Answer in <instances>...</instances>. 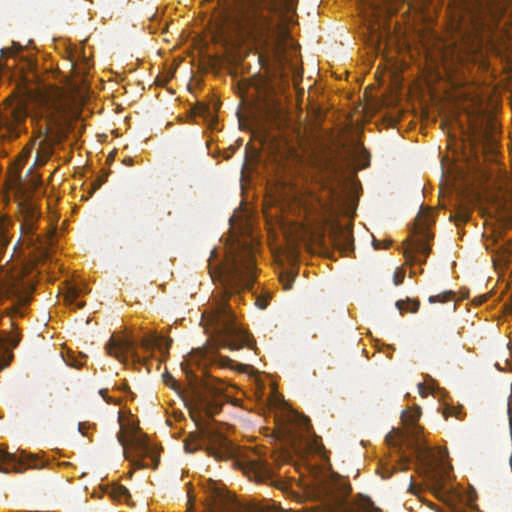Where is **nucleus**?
<instances>
[{
  "mask_svg": "<svg viewBox=\"0 0 512 512\" xmlns=\"http://www.w3.org/2000/svg\"><path fill=\"white\" fill-rule=\"evenodd\" d=\"M8 243L6 237V225L3 220H0V250L4 248Z\"/></svg>",
  "mask_w": 512,
  "mask_h": 512,
  "instance_id": "21",
  "label": "nucleus"
},
{
  "mask_svg": "<svg viewBox=\"0 0 512 512\" xmlns=\"http://www.w3.org/2000/svg\"><path fill=\"white\" fill-rule=\"evenodd\" d=\"M298 234L296 235V240L307 242L311 241L313 243H320L322 235L321 234H312L306 228L299 227Z\"/></svg>",
  "mask_w": 512,
  "mask_h": 512,
  "instance_id": "17",
  "label": "nucleus"
},
{
  "mask_svg": "<svg viewBox=\"0 0 512 512\" xmlns=\"http://www.w3.org/2000/svg\"><path fill=\"white\" fill-rule=\"evenodd\" d=\"M170 379H172V376H169V378H165L164 382L168 383V381H170Z\"/></svg>",
  "mask_w": 512,
  "mask_h": 512,
  "instance_id": "37",
  "label": "nucleus"
},
{
  "mask_svg": "<svg viewBox=\"0 0 512 512\" xmlns=\"http://www.w3.org/2000/svg\"><path fill=\"white\" fill-rule=\"evenodd\" d=\"M171 344L170 339H166L162 336L153 334L149 338L144 339L142 341V347L149 351L153 350L154 348H157L162 355L168 353L169 347Z\"/></svg>",
  "mask_w": 512,
  "mask_h": 512,
  "instance_id": "12",
  "label": "nucleus"
},
{
  "mask_svg": "<svg viewBox=\"0 0 512 512\" xmlns=\"http://www.w3.org/2000/svg\"><path fill=\"white\" fill-rule=\"evenodd\" d=\"M107 493L115 500H128L130 495L126 487L122 485H112L107 489Z\"/></svg>",
  "mask_w": 512,
  "mask_h": 512,
  "instance_id": "16",
  "label": "nucleus"
},
{
  "mask_svg": "<svg viewBox=\"0 0 512 512\" xmlns=\"http://www.w3.org/2000/svg\"><path fill=\"white\" fill-rule=\"evenodd\" d=\"M486 12L489 13L492 16V18H497L499 15V13L497 11H494L491 8H485L483 13H486Z\"/></svg>",
  "mask_w": 512,
  "mask_h": 512,
  "instance_id": "28",
  "label": "nucleus"
},
{
  "mask_svg": "<svg viewBox=\"0 0 512 512\" xmlns=\"http://www.w3.org/2000/svg\"><path fill=\"white\" fill-rule=\"evenodd\" d=\"M394 433H395V434H399V432H398V431H394ZM387 441H388L389 443H393V432H392V433H390V434L387 436Z\"/></svg>",
  "mask_w": 512,
  "mask_h": 512,
  "instance_id": "32",
  "label": "nucleus"
},
{
  "mask_svg": "<svg viewBox=\"0 0 512 512\" xmlns=\"http://www.w3.org/2000/svg\"><path fill=\"white\" fill-rule=\"evenodd\" d=\"M308 448L310 451H314V452H320L321 450V445L317 443V439H314L313 443H308Z\"/></svg>",
  "mask_w": 512,
  "mask_h": 512,
  "instance_id": "25",
  "label": "nucleus"
},
{
  "mask_svg": "<svg viewBox=\"0 0 512 512\" xmlns=\"http://www.w3.org/2000/svg\"><path fill=\"white\" fill-rule=\"evenodd\" d=\"M255 304L258 306V308L260 309H264L267 307V302L265 299L263 298H257L256 301H255Z\"/></svg>",
  "mask_w": 512,
  "mask_h": 512,
  "instance_id": "26",
  "label": "nucleus"
},
{
  "mask_svg": "<svg viewBox=\"0 0 512 512\" xmlns=\"http://www.w3.org/2000/svg\"><path fill=\"white\" fill-rule=\"evenodd\" d=\"M78 297V294L76 292L75 289H69L66 296H65V300L68 304H72L76 298Z\"/></svg>",
  "mask_w": 512,
  "mask_h": 512,
  "instance_id": "23",
  "label": "nucleus"
},
{
  "mask_svg": "<svg viewBox=\"0 0 512 512\" xmlns=\"http://www.w3.org/2000/svg\"><path fill=\"white\" fill-rule=\"evenodd\" d=\"M121 425V431L118 439L120 444L126 451L127 447H131L135 450L139 460L135 465L137 467H157L159 457L157 452L148 444L146 438L138 432L136 427H132L130 431H127L124 427L121 417L119 418Z\"/></svg>",
  "mask_w": 512,
  "mask_h": 512,
  "instance_id": "7",
  "label": "nucleus"
},
{
  "mask_svg": "<svg viewBox=\"0 0 512 512\" xmlns=\"http://www.w3.org/2000/svg\"><path fill=\"white\" fill-rule=\"evenodd\" d=\"M248 25L256 38L274 49L275 53H282L288 39V30L285 25L272 18L271 9L253 11L249 16Z\"/></svg>",
  "mask_w": 512,
  "mask_h": 512,
  "instance_id": "4",
  "label": "nucleus"
},
{
  "mask_svg": "<svg viewBox=\"0 0 512 512\" xmlns=\"http://www.w3.org/2000/svg\"><path fill=\"white\" fill-rule=\"evenodd\" d=\"M68 106V99L61 89L44 87L31 94L27 104L17 103L5 110L2 125L7 134L3 136L18 137L27 116L35 123L37 131V135L23 148L10 171V181L15 187L19 204L29 201L32 193L41 184V177L29 168L22 180L18 171L33 150L34 165H44L50 159L54 143L66 136Z\"/></svg>",
  "mask_w": 512,
  "mask_h": 512,
  "instance_id": "1",
  "label": "nucleus"
},
{
  "mask_svg": "<svg viewBox=\"0 0 512 512\" xmlns=\"http://www.w3.org/2000/svg\"><path fill=\"white\" fill-rule=\"evenodd\" d=\"M186 452L205 448L215 458L233 457L236 447L224 436L211 431L191 432L184 441Z\"/></svg>",
  "mask_w": 512,
  "mask_h": 512,
  "instance_id": "5",
  "label": "nucleus"
},
{
  "mask_svg": "<svg viewBox=\"0 0 512 512\" xmlns=\"http://www.w3.org/2000/svg\"><path fill=\"white\" fill-rule=\"evenodd\" d=\"M458 413H459V411L456 408H454V407H447L444 410V417L447 418V417H450V416H455V417L458 418Z\"/></svg>",
  "mask_w": 512,
  "mask_h": 512,
  "instance_id": "24",
  "label": "nucleus"
},
{
  "mask_svg": "<svg viewBox=\"0 0 512 512\" xmlns=\"http://www.w3.org/2000/svg\"><path fill=\"white\" fill-rule=\"evenodd\" d=\"M430 225L429 212L419 213L415 219V235L404 242V256L407 263L423 262L430 253L427 231Z\"/></svg>",
  "mask_w": 512,
  "mask_h": 512,
  "instance_id": "6",
  "label": "nucleus"
},
{
  "mask_svg": "<svg viewBox=\"0 0 512 512\" xmlns=\"http://www.w3.org/2000/svg\"><path fill=\"white\" fill-rule=\"evenodd\" d=\"M235 219H236V215L234 214V215L231 217L230 221H231V222H234V221H235Z\"/></svg>",
  "mask_w": 512,
  "mask_h": 512,
  "instance_id": "35",
  "label": "nucleus"
},
{
  "mask_svg": "<svg viewBox=\"0 0 512 512\" xmlns=\"http://www.w3.org/2000/svg\"><path fill=\"white\" fill-rule=\"evenodd\" d=\"M224 256L225 260L218 263V249L211 252L210 275L213 281L220 283L223 291L213 299L209 309L203 312L201 323L206 333L219 345L236 350L250 347L251 341L249 334L237 324L227 302L232 294L251 288L256 279V265L253 248L239 240L224 248Z\"/></svg>",
  "mask_w": 512,
  "mask_h": 512,
  "instance_id": "2",
  "label": "nucleus"
},
{
  "mask_svg": "<svg viewBox=\"0 0 512 512\" xmlns=\"http://www.w3.org/2000/svg\"><path fill=\"white\" fill-rule=\"evenodd\" d=\"M170 379H172V376H169V378H165L164 382L168 383V381H170Z\"/></svg>",
  "mask_w": 512,
  "mask_h": 512,
  "instance_id": "36",
  "label": "nucleus"
},
{
  "mask_svg": "<svg viewBox=\"0 0 512 512\" xmlns=\"http://www.w3.org/2000/svg\"><path fill=\"white\" fill-rule=\"evenodd\" d=\"M405 277V272L401 269H397L393 275V282L395 285L402 284Z\"/></svg>",
  "mask_w": 512,
  "mask_h": 512,
  "instance_id": "22",
  "label": "nucleus"
},
{
  "mask_svg": "<svg viewBox=\"0 0 512 512\" xmlns=\"http://www.w3.org/2000/svg\"><path fill=\"white\" fill-rule=\"evenodd\" d=\"M188 502H189V505H191V502H192V496H191L190 494H189V500H188Z\"/></svg>",
  "mask_w": 512,
  "mask_h": 512,
  "instance_id": "40",
  "label": "nucleus"
},
{
  "mask_svg": "<svg viewBox=\"0 0 512 512\" xmlns=\"http://www.w3.org/2000/svg\"><path fill=\"white\" fill-rule=\"evenodd\" d=\"M300 425L308 430V428H309V419L306 418V417H301L300 418Z\"/></svg>",
  "mask_w": 512,
  "mask_h": 512,
  "instance_id": "27",
  "label": "nucleus"
},
{
  "mask_svg": "<svg viewBox=\"0 0 512 512\" xmlns=\"http://www.w3.org/2000/svg\"><path fill=\"white\" fill-rule=\"evenodd\" d=\"M419 392L421 395H425L426 393H428L427 389L421 384L419 385Z\"/></svg>",
  "mask_w": 512,
  "mask_h": 512,
  "instance_id": "31",
  "label": "nucleus"
},
{
  "mask_svg": "<svg viewBox=\"0 0 512 512\" xmlns=\"http://www.w3.org/2000/svg\"><path fill=\"white\" fill-rule=\"evenodd\" d=\"M22 50V46L18 43H13L10 47L3 48L0 51V61L3 58L14 57ZM3 68L2 62H0V70Z\"/></svg>",
  "mask_w": 512,
  "mask_h": 512,
  "instance_id": "18",
  "label": "nucleus"
},
{
  "mask_svg": "<svg viewBox=\"0 0 512 512\" xmlns=\"http://www.w3.org/2000/svg\"><path fill=\"white\" fill-rule=\"evenodd\" d=\"M107 352L122 363H126L129 359L140 361L136 355L134 343L123 335L111 337L107 344Z\"/></svg>",
  "mask_w": 512,
  "mask_h": 512,
  "instance_id": "9",
  "label": "nucleus"
},
{
  "mask_svg": "<svg viewBox=\"0 0 512 512\" xmlns=\"http://www.w3.org/2000/svg\"><path fill=\"white\" fill-rule=\"evenodd\" d=\"M350 246H351V244H350L349 240L347 239V244H346L345 250L346 251L350 250Z\"/></svg>",
  "mask_w": 512,
  "mask_h": 512,
  "instance_id": "33",
  "label": "nucleus"
},
{
  "mask_svg": "<svg viewBox=\"0 0 512 512\" xmlns=\"http://www.w3.org/2000/svg\"><path fill=\"white\" fill-rule=\"evenodd\" d=\"M351 512H382L374 506L373 502L366 497H361L351 508Z\"/></svg>",
  "mask_w": 512,
  "mask_h": 512,
  "instance_id": "15",
  "label": "nucleus"
},
{
  "mask_svg": "<svg viewBox=\"0 0 512 512\" xmlns=\"http://www.w3.org/2000/svg\"><path fill=\"white\" fill-rule=\"evenodd\" d=\"M105 393H106V390L105 389H102L100 390V395L105 398Z\"/></svg>",
  "mask_w": 512,
  "mask_h": 512,
  "instance_id": "34",
  "label": "nucleus"
},
{
  "mask_svg": "<svg viewBox=\"0 0 512 512\" xmlns=\"http://www.w3.org/2000/svg\"><path fill=\"white\" fill-rule=\"evenodd\" d=\"M27 205L29 206V209H31V210H33V209H34L33 204H29V203H27Z\"/></svg>",
  "mask_w": 512,
  "mask_h": 512,
  "instance_id": "39",
  "label": "nucleus"
},
{
  "mask_svg": "<svg viewBox=\"0 0 512 512\" xmlns=\"http://www.w3.org/2000/svg\"><path fill=\"white\" fill-rule=\"evenodd\" d=\"M396 305L400 311H409V312H415L419 306L417 301H409L407 303H405L403 301H398Z\"/></svg>",
  "mask_w": 512,
  "mask_h": 512,
  "instance_id": "20",
  "label": "nucleus"
},
{
  "mask_svg": "<svg viewBox=\"0 0 512 512\" xmlns=\"http://www.w3.org/2000/svg\"><path fill=\"white\" fill-rule=\"evenodd\" d=\"M441 296L440 295H437V296H431L429 298L430 302H438V301H442V299H440Z\"/></svg>",
  "mask_w": 512,
  "mask_h": 512,
  "instance_id": "30",
  "label": "nucleus"
},
{
  "mask_svg": "<svg viewBox=\"0 0 512 512\" xmlns=\"http://www.w3.org/2000/svg\"><path fill=\"white\" fill-rule=\"evenodd\" d=\"M279 280L282 283L284 289L288 290L293 284L294 276L292 272H282L279 275Z\"/></svg>",
  "mask_w": 512,
  "mask_h": 512,
  "instance_id": "19",
  "label": "nucleus"
},
{
  "mask_svg": "<svg viewBox=\"0 0 512 512\" xmlns=\"http://www.w3.org/2000/svg\"><path fill=\"white\" fill-rule=\"evenodd\" d=\"M206 353L205 350L203 349H199V350H196L192 353H190L185 362H183L181 364L182 366V369L183 371L185 372L187 378L191 381L192 380V377H195L196 378V375H194V370H193V366L194 365H197L198 364V361L200 359V357Z\"/></svg>",
  "mask_w": 512,
  "mask_h": 512,
  "instance_id": "14",
  "label": "nucleus"
},
{
  "mask_svg": "<svg viewBox=\"0 0 512 512\" xmlns=\"http://www.w3.org/2000/svg\"><path fill=\"white\" fill-rule=\"evenodd\" d=\"M415 453L418 461L425 467L432 481V488L435 494L437 497L445 500L446 494L450 490L448 480L451 471V466L446 461L447 451L442 448L431 449L421 443H417Z\"/></svg>",
  "mask_w": 512,
  "mask_h": 512,
  "instance_id": "3",
  "label": "nucleus"
},
{
  "mask_svg": "<svg viewBox=\"0 0 512 512\" xmlns=\"http://www.w3.org/2000/svg\"><path fill=\"white\" fill-rule=\"evenodd\" d=\"M220 393V389L212 391L210 385H207L203 390L193 389L190 399L191 409L205 412L207 415L217 413L221 403Z\"/></svg>",
  "mask_w": 512,
  "mask_h": 512,
  "instance_id": "8",
  "label": "nucleus"
},
{
  "mask_svg": "<svg viewBox=\"0 0 512 512\" xmlns=\"http://www.w3.org/2000/svg\"><path fill=\"white\" fill-rule=\"evenodd\" d=\"M288 257H289V260H290V261H294V260L296 259V257H297V253H296V251H295V250H293V251L289 252Z\"/></svg>",
  "mask_w": 512,
  "mask_h": 512,
  "instance_id": "29",
  "label": "nucleus"
},
{
  "mask_svg": "<svg viewBox=\"0 0 512 512\" xmlns=\"http://www.w3.org/2000/svg\"><path fill=\"white\" fill-rule=\"evenodd\" d=\"M32 459L33 456H29L25 452H21L20 455L15 453H10L5 450H0V472L3 473H21L27 468H39L40 465L38 463H26L25 461L28 459Z\"/></svg>",
  "mask_w": 512,
  "mask_h": 512,
  "instance_id": "10",
  "label": "nucleus"
},
{
  "mask_svg": "<svg viewBox=\"0 0 512 512\" xmlns=\"http://www.w3.org/2000/svg\"><path fill=\"white\" fill-rule=\"evenodd\" d=\"M170 379H172V376H169V378H165L164 382L168 383V381H170Z\"/></svg>",
  "mask_w": 512,
  "mask_h": 512,
  "instance_id": "38",
  "label": "nucleus"
},
{
  "mask_svg": "<svg viewBox=\"0 0 512 512\" xmlns=\"http://www.w3.org/2000/svg\"><path fill=\"white\" fill-rule=\"evenodd\" d=\"M21 270L0 268V300L21 292Z\"/></svg>",
  "mask_w": 512,
  "mask_h": 512,
  "instance_id": "11",
  "label": "nucleus"
},
{
  "mask_svg": "<svg viewBox=\"0 0 512 512\" xmlns=\"http://www.w3.org/2000/svg\"><path fill=\"white\" fill-rule=\"evenodd\" d=\"M420 414L419 407L407 409L402 414V422L407 429H411L409 433L412 435H417L420 432V427L416 425Z\"/></svg>",
  "mask_w": 512,
  "mask_h": 512,
  "instance_id": "13",
  "label": "nucleus"
}]
</instances>
